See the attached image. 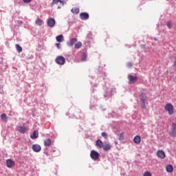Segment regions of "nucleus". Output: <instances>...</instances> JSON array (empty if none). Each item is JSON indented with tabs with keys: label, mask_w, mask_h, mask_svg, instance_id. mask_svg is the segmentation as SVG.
Masks as SVG:
<instances>
[{
	"label": "nucleus",
	"mask_w": 176,
	"mask_h": 176,
	"mask_svg": "<svg viewBox=\"0 0 176 176\" xmlns=\"http://www.w3.org/2000/svg\"><path fill=\"white\" fill-rule=\"evenodd\" d=\"M167 27H168L169 28H171L173 27V23H171V21H168L167 22Z\"/></svg>",
	"instance_id": "c85d7f7f"
},
{
	"label": "nucleus",
	"mask_w": 176,
	"mask_h": 176,
	"mask_svg": "<svg viewBox=\"0 0 176 176\" xmlns=\"http://www.w3.org/2000/svg\"><path fill=\"white\" fill-rule=\"evenodd\" d=\"M86 58H87V56L86 54H83L81 57L82 61H86Z\"/></svg>",
	"instance_id": "a878e982"
},
{
	"label": "nucleus",
	"mask_w": 176,
	"mask_h": 176,
	"mask_svg": "<svg viewBox=\"0 0 176 176\" xmlns=\"http://www.w3.org/2000/svg\"><path fill=\"white\" fill-rule=\"evenodd\" d=\"M127 65H128V67H133V63H128Z\"/></svg>",
	"instance_id": "473e14b6"
},
{
	"label": "nucleus",
	"mask_w": 176,
	"mask_h": 176,
	"mask_svg": "<svg viewBox=\"0 0 176 176\" xmlns=\"http://www.w3.org/2000/svg\"><path fill=\"white\" fill-rule=\"evenodd\" d=\"M23 2L25 3H30V2H31V0H23Z\"/></svg>",
	"instance_id": "2f4dec72"
},
{
	"label": "nucleus",
	"mask_w": 176,
	"mask_h": 176,
	"mask_svg": "<svg viewBox=\"0 0 176 176\" xmlns=\"http://www.w3.org/2000/svg\"><path fill=\"white\" fill-rule=\"evenodd\" d=\"M164 109L166 112H168V115H174L175 111L174 109V106L171 103H167L164 106Z\"/></svg>",
	"instance_id": "f03ea898"
},
{
	"label": "nucleus",
	"mask_w": 176,
	"mask_h": 176,
	"mask_svg": "<svg viewBox=\"0 0 176 176\" xmlns=\"http://www.w3.org/2000/svg\"><path fill=\"white\" fill-rule=\"evenodd\" d=\"M96 145L98 146V148H103L104 143H102V141L98 140L96 142Z\"/></svg>",
	"instance_id": "2eb2a0df"
},
{
	"label": "nucleus",
	"mask_w": 176,
	"mask_h": 176,
	"mask_svg": "<svg viewBox=\"0 0 176 176\" xmlns=\"http://www.w3.org/2000/svg\"><path fill=\"white\" fill-rule=\"evenodd\" d=\"M55 61L56 64H58V65H64V64H65V58L63 56H58L55 59Z\"/></svg>",
	"instance_id": "7ed1b4c3"
},
{
	"label": "nucleus",
	"mask_w": 176,
	"mask_h": 176,
	"mask_svg": "<svg viewBox=\"0 0 176 176\" xmlns=\"http://www.w3.org/2000/svg\"><path fill=\"white\" fill-rule=\"evenodd\" d=\"M172 130H173V131H175V130H176V124L175 123L172 124Z\"/></svg>",
	"instance_id": "c756f323"
},
{
	"label": "nucleus",
	"mask_w": 176,
	"mask_h": 176,
	"mask_svg": "<svg viewBox=\"0 0 176 176\" xmlns=\"http://www.w3.org/2000/svg\"><path fill=\"white\" fill-rule=\"evenodd\" d=\"M143 176H152V173L149 171H146L144 173Z\"/></svg>",
	"instance_id": "cd10ccee"
},
{
	"label": "nucleus",
	"mask_w": 176,
	"mask_h": 176,
	"mask_svg": "<svg viewBox=\"0 0 176 176\" xmlns=\"http://www.w3.org/2000/svg\"><path fill=\"white\" fill-rule=\"evenodd\" d=\"M119 140L120 141H123V140H124V135H123V133L120 134Z\"/></svg>",
	"instance_id": "bb28decb"
},
{
	"label": "nucleus",
	"mask_w": 176,
	"mask_h": 176,
	"mask_svg": "<svg viewBox=\"0 0 176 176\" xmlns=\"http://www.w3.org/2000/svg\"><path fill=\"white\" fill-rule=\"evenodd\" d=\"M1 120H3V122H8V116H6V113H3L1 116Z\"/></svg>",
	"instance_id": "412c9836"
},
{
	"label": "nucleus",
	"mask_w": 176,
	"mask_h": 176,
	"mask_svg": "<svg viewBox=\"0 0 176 176\" xmlns=\"http://www.w3.org/2000/svg\"><path fill=\"white\" fill-rule=\"evenodd\" d=\"M76 42H78V38H72L67 42V45L72 47V46H74Z\"/></svg>",
	"instance_id": "423d86ee"
},
{
	"label": "nucleus",
	"mask_w": 176,
	"mask_h": 176,
	"mask_svg": "<svg viewBox=\"0 0 176 176\" xmlns=\"http://www.w3.org/2000/svg\"><path fill=\"white\" fill-rule=\"evenodd\" d=\"M90 156L93 160H98V159L100 157V153H98V152H97L94 150H92L91 151Z\"/></svg>",
	"instance_id": "20e7f679"
},
{
	"label": "nucleus",
	"mask_w": 176,
	"mask_h": 176,
	"mask_svg": "<svg viewBox=\"0 0 176 176\" xmlns=\"http://www.w3.org/2000/svg\"><path fill=\"white\" fill-rule=\"evenodd\" d=\"M6 166L8 168H12V167H13V166H14V161L8 159L6 160Z\"/></svg>",
	"instance_id": "9b49d317"
},
{
	"label": "nucleus",
	"mask_w": 176,
	"mask_h": 176,
	"mask_svg": "<svg viewBox=\"0 0 176 176\" xmlns=\"http://www.w3.org/2000/svg\"><path fill=\"white\" fill-rule=\"evenodd\" d=\"M57 3H60V6H64V1H63L61 0H53L52 5H56Z\"/></svg>",
	"instance_id": "4468645a"
},
{
	"label": "nucleus",
	"mask_w": 176,
	"mask_h": 176,
	"mask_svg": "<svg viewBox=\"0 0 176 176\" xmlns=\"http://www.w3.org/2000/svg\"><path fill=\"white\" fill-rule=\"evenodd\" d=\"M75 49H80L82 47V42L78 41L77 43L74 45Z\"/></svg>",
	"instance_id": "5701e85b"
},
{
	"label": "nucleus",
	"mask_w": 176,
	"mask_h": 176,
	"mask_svg": "<svg viewBox=\"0 0 176 176\" xmlns=\"http://www.w3.org/2000/svg\"><path fill=\"white\" fill-rule=\"evenodd\" d=\"M38 137V133H33L32 135H30V138H32V140H36Z\"/></svg>",
	"instance_id": "4be33fe9"
},
{
	"label": "nucleus",
	"mask_w": 176,
	"mask_h": 176,
	"mask_svg": "<svg viewBox=\"0 0 176 176\" xmlns=\"http://www.w3.org/2000/svg\"><path fill=\"white\" fill-rule=\"evenodd\" d=\"M102 136L104 137V138H108V135H107V133H102Z\"/></svg>",
	"instance_id": "7c9ffc66"
},
{
	"label": "nucleus",
	"mask_w": 176,
	"mask_h": 176,
	"mask_svg": "<svg viewBox=\"0 0 176 176\" xmlns=\"http://www.w3.org/2000/svg\"><path fill=\"white\" fill-rule=\"evenodd\" d=\"M42 23L43 22L41 19H37L35 21V23L36 24V25H39V26L42 25Z\"/></svg>",
	"instance_id": "b1692460"
},
{
	"label": "nucleus",
	"mask_w": 176,
	"mask_h": 176,
	"mask_svg": "<svg viewBox=\"0 0 176 176\" xmlns=\"http://www.w3.org/2000/svg\"><path fill=\"white\" fill-rule=\"evenodd\" d=\"M72 12L73 13H75L76 14H78V13H79V8H74L72 9Z\"/></svg>",
	"instance_id": "393cba45"
},
{
	"label": "nucleus",
	"mask_w": 176,
	"mask_h": 176,
	"mask_svg": "<svg viewBox=\"0 0 176 176\" xmlns=\"http://www.w3.org/2000/svg\"><path fill=\"white\" fill-rule=\"evenodd\" d=\"M170 135H171L172 137H175V133H170Z\"/></svg>",
	"instance_id": "f704fd0d"
},
{
	"label": "nucleus",
	"mask_w": 176,
	"mask_h": 176,
	"mask_svg": "<svg viewBox=\"0 0 176 176\" xmlns=\"http://www.w3.org/2000/svg\"><path fill=\"white\" fill-rule=\"evenodd\" d=\"M140 100L141 102V107L142 109H146V100H148V96L145 94H141L140 95Z\"/></svg>",
	"instance_id": "f257e3e1"
},
{
	"label": "nucleus",
	"mask_w": 176,
	"mask_h": 176,
	"mask_svg": "<svg viewBox=\"0 0 176 176\" xmlns=\"http://www.w3.org/2000/svg\"><path fill=\"white\" fill-rule=\"evenodd\" d=\"M34 133H38V131H34Z\"/></svg>",
	"instance_id": "c9c22d12"
},
{
	"label": "nucleus",
	"mask_w": 176,
	"mask_h": 176,
	"mask_svg": "<svg viewBox=\"0 0 176 176\" xmlns=\"http://www.w3.org/2000/svg\"><path fill=\"white\" fill-rule=\"evenodd\" d=\"M15 47L18 53H21V52H23V48L21 47V46H20V45L16 44Z\"/></svg>",
	"instance_id": "aec40b11"
},
{
	"label": "nucleus",
	"mask_w": 176,
	"mask_h": 176,
	"mask_svg": "<svg viewBox=\"0 0 176 176\" xmlns=\"http://www.w3.org/2000/svg\"><path fill=\"white\" fill-rule=\"evenodd\" d=\"M56 39L57 42L60 43V42H63V41L64 39V36H63V34H60L56 37Z\"/></svg>",
	"instance_id": "a211bd4d"
},
{
	"label": "nucleus",
	"mask_w": 176,
	"mask_h": 176,
	"mask_svg": "<svg viewBox=\"0 0 176 176\" xmlns=\"http://www.w3.org/2000/svg\"><path fill=\"white\" fill-rule=\"evenodd\" d=\"M166 169L167 173H173V171H174V168L173 167V165H171V164L166 166Z\"/></svg>",
	"instance_id": "dca6fc26"
},
{
	"label": "nucleus",
	"mask_w": 176,
	"mask_h": 176,
	"mask_svg": "<svg viewBox=\"0 0 176 176\" xmlns=\"http://www.w3.org/2000/svg\"><path fill=\"white\" fill-rule=\"evenodd\" d=\"M133 142H135L137 145L141 142V136L136 135L133 138Z\"/></svg>",
	"instance_id": "ddd939ff"
},
{
	"label": "nucleus",
	"mask_w": 176,
	"mask_h": 176,
	"mask_svg": "<svg viewBox=\"0 0 176 176\" xmlns=\"http://www.w3.org/2000/svg\"><path fill=\"white\" fill-rule=\"evenodd\" d=\"M32 151L36 153H39L40 151H42V147L39 144H33L32 146Z\"/></svg>",
	"instance_id": "39448f33"
},
{
	"label": "nucleus",
	"mask_w": 176,
	"mask_h": 176,
	"mask_svg": "<svg viewBox=\"0 0 176 176\" xmlns=\"http://www.w3.org/2000/svg\"><path fill=\"white\" fill-rule=\"evenodd\" d=\"M60 43H56V46H57L58 49H60Z\"/></svg>",
	"instance_id": "72a5a7b5"
},
{
	"label": "nucleus",
	"mask_w": 176,
	"mask_h": 176,
	"mask_svg": "<svg viewBox=\"0 0 176 176\" xmlns=\"http://www.w3.org/2000/svg\"><path fill=\"white\" fill-rule=\"evenodd\" d=\"M157 156L160 157V159H164V157H166V153H164V151L159 150L158 151H157Z\"/></svg>",
	"instance_id": "0eeeda50"
},
{
	"label": "nucleus",
	"mask_w": 176,
	"mask_h": 176,
	"mask_svg": "<svg viewBox=\"0 0 176 176\" xmlns=\"http://www.w3.org/2000/svg\"><path fill=\"white\" fill-rule=\"evenodd\" d=\"M128 79L131 83H135V82L138 80V78H137V76H133V75H129Z\"/></svg>",
	"instance_id": "9d476101"
},
{
	"label": "nucleus",
	"mask_w": 176,
	"mask_h": 176,
	"mask_svg": "<svg viewBox=\"0 0 176 176\" xmlns=\"http://www.w3.org/2000/svg\"><path fill=\"white\" fill-rule=\"evenodd\" d=\"M80 18L81 19V20H89V13L81 12L80 14Z\"/></svg>",
	"instance_id": "6e6552de"
},
{
	"label": "nucleus",
	"mask_w": 176,
	"mask_h": 176,
	"mask_svg": "<svg viewBox=\"0 0 176 176\" xmlns=\"http://www.w3.org/2000/svg\"><path fill=\"white\" fill-rule=\"evenodd\" d=\"M18 130L20 131V133H25L28 131V129L25 126H19Z\"/></svg>",
	"instance_id": "f3484780"
},
{
	"label": "nucleus",
	"mask_w": 176,
	"mask_h": 176,
	"mask_svg": "<svg viewBox=\"0 0 176 176\" xmlns=\"http://www.w3.org/2000/svg\"><path fill=\"white\" fill-rule=\"evenodd\" d=\"M103 150L105 152L110 151L111 150V144H105L104 146H103Z\"/></svg>",
	"instance_id": "6ab92c4d"
},
{
	"label": "nucleus",
	"mask_w": 176,
	"mask_h": 176,
	"mask_svg": "<svg viewBox=\"0 0 176 176\" xmlns=\"http://www.w3.org/2000/svg\"><path fill=\"white\" fill-rule=\"evenodd\" d=\"M47 25L48 27L53 28L54 25H56V21H54V19L50 18L47 20Z\"/></svg>",
	"instance_id": "1a4fd4ad"
},
{
	"label": "nucleus",
	"mask_w": 176,
	"mask_h": 176,
	"mask_svg": "<svg viewBox=\"0 0 176 176\" xmlns=\"http://www.w3.org/2000/svg\"><path fill=\"white\" fill-rule=\"evenodd\" d=\"M51 145H53L52 139L48 138L44 140V146H50Z\"/></svg>",
	"instance_id": "f8f14e48"
},
{
	"label": "nucleus",
	"mask_w": 176,
	"mask_h": 176,
	"mask_svg": "<svg viewBox=\"0 0 176 176\" xmlns=\"http://www.w3.org/2000/svg\"><path fill=\"white\" fill-rule=\"evenodd\" d=\"M58 9H60V6H58Z\"/></svg>",
	"instance_id": "e433bc0d"
}]
</instances>
